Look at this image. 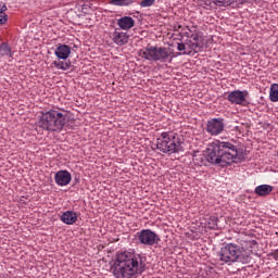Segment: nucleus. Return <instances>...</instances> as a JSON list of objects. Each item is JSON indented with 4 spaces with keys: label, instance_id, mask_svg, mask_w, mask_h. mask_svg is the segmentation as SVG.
Returning <instances> with one entry per match:
<instances>
[{
    "label": "nucleus",
    "instance_id": "nucleus-29",
    "mask_svg": "<svg viewBox=\"0 0 278 278\" xmlns=\"http://www.w3.org/2000/svg\"><path fill=\"white\" fill-rule=\"evenodd\" d=\"M88 8H90V5H88V4H83V7H81V12H84V13L86 14L87 11H88Z\"/></svg>",
    "mask_w": 278,
    "mask_h": 278
},
{
    "label": "nucleus",
    "instance_id": "nucleus-4",
    "mask_svg": "<svg viewBox=\"0 0 278 278\" xmlns=\"http://www.w3.org/2000/svg\"><path fill=\"white\" fill-rule=\"evenodd\" d=\"M219 262H224V264H228V266L236 264V262L250 264L251 255L244 253V248L235 243H227L219 251Z\"/></svg>",
    "mask_w": 278,
    "mask_h": 278
},
{
    "label": "nucleus",
    "instance_id": "nucleus-12",
    "mask_svg": "<svg viewBox=\"0 0 278 278\" xmlns=\"http://www.w3.org/2000/svg\"><path fill=\"white\" fill-rule=\"evenodd\" d=\"M54 55L58 60L66 61L71 56V47L65 43H59L56 49L54 50Z\"/></svg>",
    "mask_w": 278,
    "mask_h": 278
},
{
    "label": "nucleus",
    "instance_id": "nucleus-18",
    "mask_svg": "<svg viewBox=\"0 0 278 278\" xmlns=\"http://www.w3.org/2000/svg\"><path fill=\"white\" fill-rule=\"evenodd\" d=\"M205 227L206 229H211L213 231L220 229V227H218V216L211 215L207 222L205 223Z\"/></svg>",
    "mask_w": 278,
    "mask_h": 278
},
{
    "label": "nucleus",
    "instance_id": "nucleus-1",
    "mask_svg": "<svg viewBox=\"0 0 278 278\" xmlns=\"http://www.w3.org/2000/svg\"><path fill=\"white\" fill-rule=\"evenodd\" d=\"M111 270L115 278L140 276L147 270V256L129 251L118 252Z\"/></svg>",
    "mask_w": 278,
    "mask_h": 278
},
{
    "label": "nucleus",
    "instance_id": "nucleus-30",
    "mask_svg": "<svg viewBox=\"0 0 278 278\" xmlns=\"http://www.w3.org/2000/svg\"><path fill=\"white\" fill-rule=\"evenodd\" d=\"M62 112H66V111L62 110Z\"/></svg>",
    "mask_w": 278,
    "mask_h": 278
},
{
    "label": "nucleus",
    "instance_id": "nucleus-10",
    "mask_svg": "<svg viewBox=\"0 0 278 278\" xmlns=\"http://www.w3.org/2000/svg\"><path fill=\"white\" fill-rule=\"evenodd\" d=\"M205 130L212 136H219V134H223V131H225V118L215 117L210 119L206 123Z\"/></svg>",
    "mask_w": 278,
    "mask_h": 278
},
{
    "label": "nucleus",
    "instance_id": "nucleus-27",
    "mask_svg": "<svg viewBox=\"0 0 278 278\" xmlns=\"http://www.w3.org/2000/svg\"><path fill=\"white\" fill-rule=\"evenodd\" d=\"M248 245L250 247V249H253V247H257V241L250 240V241H248Z\"/></svg>",
    "mask_w": 278,
    "mask_h": 278
},
{
    "label": "nucleus",
    "instance_id": "nucleus-11",
    "mask_svg": "<svg viewBox=\"0 0 278 278\" xmlns=\"http://www.w3.org/2000/svg\"><path fill=\"white\" fill-rule=\"evenodd\" d=\"M73 179V176L68 170H59L54 176V181L58 186H68Z\"/></svg>",
    "mask_w": 278,
    "mask_h": 278
},
{
    "label": "nucleus",
    "instance_id": "nucleus-8",
    "mask_svg": "<svg viewBox=\"0 0 278 278\" xmlns=\"http://www.w3.org/2000/svg\"><path fill=\"white\" fill-rule=\"evenodd\" d=\"M250 93L248 90H233L228 93L227 101L232 105H241V108H249L251 100H249Z\"/></svg>",
    "mask_w": 278,
    "mask_h": 278
},
{
    "label": "nucleus",
    "instance_id": "nucleus-13",
    "mask_svg": "<svg viewBox=\"0 0 278 278\" xmlns=\"http://www.w3.org/2000/svg\"><path fill=\"white\" fill-rule=\"evenodd\" d=\"M185 45H186L187 51H185V52H176V55H174V56H177V55H191L192 51H194V53H200L201 52L202 43H194L192 40L187 39Z\"/></svg>",
    "mask_w": 278,
    "mask_h": 278
},
{
    "label": "nucleus",
    "instance_id": "nucleus-20",
    "mask_svg": "<svg viewBox=\"0 0 278 278\" xmlns=\"http://www.w3.org/2000/svg\"><path fill=\"white\" fill-rule=\"evenodd\" d=\"M110 5H116L117 8H129V5H134L136 0H110Z\"/></svg>",
    "mask_w": 278,
    "mask_h": 278
},
{
    "label": "nucleus",
    "instance_id": "nucleus-6",
    "mask_svg": "<svg viewBox=\"0 0 278 278\" xmlns=\"http://www.w3.org/2000/svg\"><path fill=\"white\" fill-rule=\"evenodd\" d=\"M139 56L143 60H148V62H161V64H165L168 62L170 64L173 62V58L170 56V52H168V48L166 47H157L148 45L146 48L139 50Z\"/></svg>",
    "mask_w": 278,
    "mask_h": 278
},
{
    "label": "nucleus",
    "instance_id": "nucleus-3",
    "mask_svg": "<svg viewBox=\"0 0 278 278\" xmlns=\"http://www.w3.org/2000/svg\"><path fill=\"white\" fill-rule=\"evenodd\" d=\"M37 126L43 131L60 134L66 126V114L58 110L41 112Z\"/></svg>",
    "mask_w": 278,
    "mask_h": 278
},
{
    "label": "nucleus",
    "instance_id": "nucleus-15",
    "mask_svg": "<svg viewBox=\"0 0 278 278\" xmlns=\"http://www.w3.org/2000/svg\"><path fill=\"white\" fill-rule=\"evenodd\" d=\"M119 29L129 30L136 26V21L131 16H123L117 20Z\"/></svg>",
    "mask_w": 278,
    "mask_h": 278
},
{
    "label": "nucleus",
    "instance_id": "nucleus-14",
    "mask_svg": "<svg viewBox=\"0 0 278 278\" xmlns=\"http://www.w3.org/2000/svg\"><path fill=\"white\" fill-rule=\"evenodd\" d=\"M112 41L118 47H125L129 42V35L127 33L118 31L116 28L113 33Z\"/></svg>",
    "mask_w": 278,
    "mask_h": 278
},
{
    "label": "nucleus",
    "instance_id": "nucleus-17",
    "mask_svg": "<svg viewBox=\"0 0 278 278\" xmlns=\"http://www.w3.org/2000/svg\"><path fill=\"white\" fill-rule=\"evenodd\" d=\"M273 190L274 187L270 185H260L255 188L254 192L257 197H268Z\"/></svg>",
    "mask_w": 278,
    "mask_h": 278
},
{
    "label": "nucleus",
    "instance_id": "nucleus-24",
    "mask_svg": "<svg viewBox=\"0 0 278 278\" xmlns=\"http://www.w3.org/2000/svg\"><path fill=\"white\" fill-rule=\"evenodd\" d=\"M138 3L141 8H151V5H155V0H142Z\"/></svg>",
    "mask_w": 278,
    "mask_h": 278
},
{
    "label": "nucleus",
    "instance_id": "nucleus-5",
    "mask_svg": "<svg viewBox=\"0 0 278 278\" xmlns=\"http://www.w3.org/2000/svg\"><path fill=\"white\" fill-rule=\"evenodd\" d=\"M181 139L177 137V134L162 132L160 138L156 139V149L161 153L166 155H173V153L184 152V146H181Z\"/></svg>",
    "mask_w": 278,
    "mask_h": 278
},
{
    "label": "nucleus",
    "instance_id": "nucleus-9",
    "mask_svg": "<svg viewBox=\"0 0 278 278\" xmlns=\"http://www.w3.org/2000/svg\"><path fill=\"white\" fill-rule=\"evenodd\" d=\"M193 164H195V166H210L211 164L216 166V160H215L214 154L212 153L211 144L204 151V153H194L193 154Z\"/></svg>",
    "mask_w": 278,
    "mask_h": 278
},
{
    "label": "nucleus",
    "instance_id": "nucleus-23",
    "mask_svg": "<svg viewBox=\"0 0 278 278\" xmlns=\"http://www.w3.org/2000/svg\"><path fill=\"white\" fill-rule=\"evenodd\" d=\"M194 45H202L201 46V51H203L205 47V38H203V35L201 33H195L190 36Z\"/></svg>",
    "mask_w": 278,
    "mask_h": 278
},
{
    "label": "nucleus",
    "instance_id": "nucleus-2",
    "mask_svg": "<svg viewBox=\"0 0 278 278\" xmlns=\"http://www.w3.org/2000/svg\"><path fill=\"white\" fill-rule=\"evenodd\" d=\"M211 153L215 157V166H222V168L244 160L242 154L238 152V147L230 141L216 140L211 143Z\"/></svg>",
    "mask_w": 278,
    "mask_h": 278
},
{
    "label": "nucleus",
    "instance_id": "nucleus-22",
    "mask_svg": "<svg viewBox=\"0 0 278 278\" xmlns=\"http://www.w3.org/2000/svg\"><path fill=\"white\" fill-rule=\"evenodd\" d=\"M12 58V48L10 47V43L8 42H2L0 45V58Z\"/></svg>",
    "mask_w": 278,
    "mask_h": 278
},
{
    "label": "nucleus",
    "instance_id": "nucleus-16",
    "mask_svg": "<svg viewBox=\"0 0 278 278\" xmlns=\"http://www.w3.org/2000/svg\"><path fill=\"white\" fill-rule=\"evenodd\" d=\"M60 218L65 225H75V223H77V213L73 211H66L61 215Z\"/></svg>",
    "mask_w": 278,
    "mask_h": 278
},
{
    "label": "nucleus",
    "instance_id": "nucleus-28",
    "mask_svg": "<svg viewBox=\"0 0 278 278\" xmlns=\"http://www.w3.org/2000/svg\"><path fill=\"white\" fill-rule=\"evenodd\" d=\"M5 12H8V5L3 4V5L0 8V14H5Z\"/></svg>",
    "mask_w": 278,
    "mask_h": 278
},
{
    "label": "nucleus",
    "instance_id": "nucleus-21",
    "mask_svg": "<svg viewBox=\"0 0 278 278\" xmlns=\"http://www.w3.org/2000/svg\"><path fill=\"white\" fill-rule=\"evenodd\" d=\"M269 101H271V103H277L278 102V84L277 83H274V84L270 85Z\"/></svg>",
    "mask_w": 278,
    "mask_h": 278
},
{
    "label": "nucleus",
    "instance_id": "nucleus-26",
    "mask_svg": "<svg viewBox=\"0 0 278 278\" xmlns=\"http://www.w3.org/2000/svg\"><path fill=\"white\" fill-rule=\"evenodd\" d=\"M8 23V14L0 13V25H5Z\"/></svg>",
    "mask_w": 278,
    "mask_h": 278
},
{
    "label": "nucleus",
    "instance_id": "nucleus-7",
    "mask_svg": "<svg viewBox=\"0 0 278 278\" xmlns=\"http://www.w3.org/2000/svg\"><path fill=\"white\" fill-rule=\"evenodd\" d=\"M136 240L138 244H143V247H153L160 244L161 238L155 231L151 229H142L136 233Z\"/></svg>",
    "mask_w": 278,
    "mask_h": 278
},
{
    "label": "nucleus",
    "instance_id": "nucleus-19",
    "mask_svg": "<svg viewBox=\"0 0 278 278\" xmlns=\"http://www.w3.org/2000/svg\"><path fill=\"white\" fill-rule=\"evenodd\" d=\"M52 64L60 71H68V68H73V63L67 59L65 61H53Z\"/></svg>",
    "mask_w": 278,
    "mask_h": 278
},
{
    "label": "nucleus",
    "instance_id": "nucleus-25",
    "mask_svg": "<svg viewBox=\"0 0 278 278\" xmlns=\"http://www.w3.org/2000/svg\"><path fill=\"white\" fill-rule=\"evenodd\" d=\"M177 51H180V53H186L187 48H186V42H178L177 43Z\"/></svg>",
    "mask_w": 278,
    "mask_h": 278
}]
</instances>
